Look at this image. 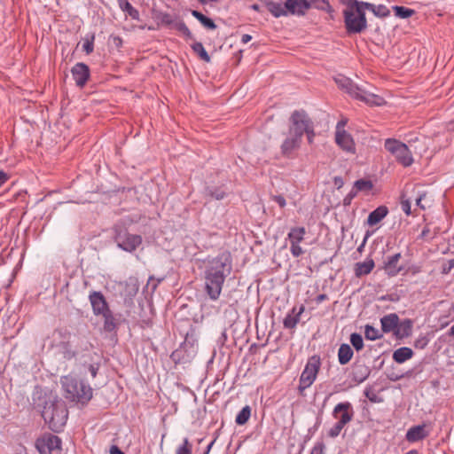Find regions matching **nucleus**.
I'll return each instance as SVG.
<instances>
[{"label":"nucleus","instance_id":"1","mask_svg":"<svg viewBox=\"0 0 454 454\" xmlns=\"http://www.w3.org/2000/svg\"><path fill=\"white\" fill-rule=\"evenodd\" d=\"M204 290L212 301L221 295L226 278L232 270V260L229 252H223L215 257L208 256L202 261Z\"/></svg>","mask_w":454,"mask_h":454},{"label":"nucleus","instance_id":"2","mask_svg":"<svg viewBox=\"0 0 454 454\" xmlns=\"http://www.w3.org/2000/svg\"><path fill=\"white\" fill-rule=\"evenodd\" d=\"M34 403L38 408L42 407V417L51 431H62L68 418V411L64 401L52 394H44L43 396L40 394L37 401L34 397Z\"/></svg>","mask_w":454,"mask_h":454},{"label":"nucleus","instance_id":"3","mask_svg":"<svg viewBox=\"0 0 454 454\" xmlns=\"http://www.w3.org/2000/svg\"><path fill=\"white\" fill-rule=\"evenodd\" d=\"M61 387L66 399L87 404L92 398L93 390L89 384L79 381L73 375L62 376L60 379Z\"/></svg>","mask_w":454,"mask_h":454},{"label":"nucleus","instance_id":"4","mask_svg":"<svg viewBox=\"0 0 454 454\" xmlns=\"http://www.w3.org/2000/svg\"><path fill=\"white\" fill-rule=\"evenodd\" d=\"M336 83L342 89H344L351 97L360 101H363L370 106H382L385 104V100L382 97L378 96L374 93H371L364 89L355 84L349 78L345 76H340L335 78Z\"/></svg>","mask_w":454,"mask_h":454},{"label":"nucleus","instance_id":"5","mask_svg":"<svg viewBox=\"0 0 454 454\" xmlns=\"http://www.w3.org/2000/svg\"><path fill=\"white\" fill-rule=\"evenodd\" d=\"M114 240L121 250L132 253L142 244V237L129 233L126 228L120 224L114 227Z\"/></svg>","mask_w":454,"mask_h":454},{"label":"nucleus","instance_id":"6","mask_svg":"<svg viewBox=\"0 0 454 454\" xmlns=\"http://www.w3.org/2000/svg\"><path fill=\"white\" fill-rule=\"evenodd\" d=\"M384 147L403 167L408 168L413 164L414 159L412 153L406 144L395 138H387L384 143Z\"/></svg>","mask_w":454,"mask_h":454},{"label":"nucleus","instance_id":"7","mask_svg":"<svg viewBox=\"0 0 454 454\" xmlns=\"http://www.w3.org/2000/svg\"><path fill=\"white\" fill-rule=\"evenodd\" d=\"M345 28L348 34H359L367 27L364 8L345 9L343 11Z\"/></svg>","mask_w":454,"mask_h":454},{"label":"nucleus","instance_id":"8","mask_svg":"<svg viewBox=\"0 0 454 454\" xmlns=\"http://www.w3.org/2000/svg\"><path fill=\"white\" fill-rule=\"evenodd\" d=\"M320 365V358L317 356H313L308 360L299 380L298 389L300 393H302L314 383Z\"/></svg>","mask_w":454,"mask_h":454},{"label":"nucleus","instance_id":"9","mask_svg":"<svg viewBox=\"0 0 454 454\" xmlns=\"http://www.w3.org/2000/svg\"><path fill=\"white\" fill-rule=\"evenodd\" d=\"M291 126L289 132L296 135V137H302L304 132L308 130L313 123L305 111H294L290 118Z\"/></svg>","mask_w":454,"mask_h":454},{"label":"nucleus","instance_id":"10","mask_svg":"<svg viewBox=\"0 0 454 454\" xmlns=\"http://www.w3.org/2000/svg\"><path fill=\"white\" fill-rule=\"evenodd\" d=\"M61 439L53 434H47L36 440L35 447L40 454H61Z\"/></svg>","mask_w":454,"mask_h":454},{"label":"nucleus","instance_id":"11","mask_svg":"<svg viewBox=\"0 0 454 454\" xmlns=\"http://www.w3.org/2000/svg\"><path fill=\"white\" fill-rule=\"evenodd\" d=\"M307 231L303 226L292 227L286 239L290 242V252L294 257H299L304 254L300 244L304 240Z\"/></svg>","mask_w":454,"mask_h":454},{"label":"nucleus","instance_id":"12","mask_svg":"<svg viewBox=\"0 0 454 454\" xmlns=\"http://www.w3.org/2000/svg\"><path fill=\"white\" fill-rule=\"evenodd\" d=\"M354 415L355 411L353 406L351 403L348 401L337 403L332 412V416L333 419H337V423L343 426L352 421Z\"/></svg>","mask_w":454,"mask_h":454},{"label":"nucleus","instance_id":"13","mask_svg":"<svg viewBox=\"0 0 454 454\" xmlns=\"http://www.w3.org/2000/svg\"><path fill=\"white\" fill-rule=\"evenodd\" d=\"M89 301L95 316H99L110 309L105 296L99 291L90 292L89 295Z\"/></svg>","mask_w":454,"mask_h":454},{"label":"nucleus","instance_id":"14","mask_svg":"<svg viewBox=\"0 0 454 454\" xmlns=\"http://www.w3.org/2000/svg\"><path fill=\"white\" fill-rule=\"evenodd\" d=\"M340 122H338L336 127L335 142L342 150L354 153L356 145L353 137L346 130L340 129Z\"/></svg>","mask_w":454,"mask_h":454},{"label":"nucleus","instance_id":"15","mask_svg":"<svg viewBox=\"0 0 454 454\" xmlns=\"http://www.w3.org/2000/svg\"><path fill=\"white\" fill-rule=\"evenodd\" d=\"M71 74L76 86L79 88H83L90 76V71L88 65L82 62L76 63L72 67Z\"/></svg>","mask_w":454,"mask_h":454},{"label":"nucleus","instance_id":"16","mask_svg":"<svg viewBox=\"0 0 454 454\" xmlns=\"http://www.w3.org/2000/svg\"><path fill=\"white\" fill-rule=\"evenodd\" d=\"M371 369L364 364H354L349 378L356 384L363 383L370 376Z\"/></svg>","mask_w":454,"mask_h":454},{"label":"nucleus","instance_id":"17","mask_svg":"<svg viewBox=\"0 0 454 454\" xmlns=\"http://www.w3.org/2000/svg\"><path fill=\"white\" fill-rule=\"evenodd\" d=\"M286 9L288 14L302 16L311 7L307 0H286Z\"/></svg>","mask_w":454,"mask_h":454},{"label":"nucleus","instance_id":"18","mask_svg":"<svg viewBox=\"0 0 454 454\" xmlns=\"http://www.w3.org/2000/svg\"><path fill=\"white\" fill-rule=\"evenodd\" d=\"M429 435V431L426 429V425H417L408 429L405 438L409 442H417L424 440Z\"/></svg>","mask_w":454,"mask_h":454},{"label":"nucleus","instance_id":"19","mask_svg":"<svg viewBox=\"0 0 454 454\" xmlns=\"http://www.w3.org/2000/svg\"><path fill=\"white\" fill-rule=\"evenodd\" d=\"M301 137H296V135L291 134L288 131L286 138L281 145V153L285 156H289L295 149L300 146Z\"/></svg>","mask_w":454,"mask_h":454},{"label":"nucleus","instance_id":"20","mask_svg":"<svg viewBox=\"0 0 454 454\" xmlns=\"http://www.w3.org/2000/svg\"><path fill=\"white\" fill-rule=\"evenodd\" d=\"M401 258V254L396 253L391 256H388L384 262V270L386 273L390 277L396 276L401 270H403V267L398 265V262Z\"/></svg>","mask_w":454,"mask_h":454},{"label":"nucleus","instance_id":"21","mask_svg":"<svg viewBox=\"0 0 454 454\" xmlns=\"http://www.w3.org/2000/svg\"><path fill=\"white\" fill-rule=\"evenodd\" d=\"M304 306L301 305L299 308V310H296V308H293L291 311L286 316L283 320L284 327L286 329H294L300 321L301 315L304 312Z\"/></svg>","mask_w":454,"mask_h":454},{"label":"nucleus","instance_id":"22","mask_svg":"<svg viewBox=\"0 0 454 454\" xmlns=\"http://www.w3.org/2000/svg\"><path fill=\"white\" fill-rule=\"evenodd\" d=\"M398 323L399 317L395 313H390L380 318L381 330L383 333H395Z\"/></svg>","mask_w":454,"mask_h":454},{"label":"nucleus","instance_id":"23","mask_svg":"<svg viewBox=\"0 0 454 454\" xmlns=\"http://www.w3.org/2000/svg\"><path fill=\"white\" fill-rule=\"evenodd\" d=\"M388 214V209L386 206H380L372 211L367 218V224L374 226L383 220Z\"/></svg>","mask_w":454,"mask_h":454},{"label":"nucleus","instance_id":"24","mask_svg":"<svg viewBox=\"0 0 454 454\" xmlns=\"http://www.w3.org/2000/svg\"><path fill=\"white\" fill-rule=\"evenodd\" d=\"M265 6L268 11L275 17L279 18L282 16H287L286 3L282 4L281 3H276L273 1H265Z\"/></svg>","mask_w":454,"mask_h":454},{"label":"nucleus","instance_id":"25","mask_svg":"<svg viewBox=\"0 0 454 454\" xmlns=\"http://www.w3.org/2000/svg\"><path fill=\"white\" fill-rule=\"evenodd\" d=\"M359 4L361 6H363L364 10L367 9V10L371 11L375 16L380 17V18H384L390 14L389 10L384 4L375 5L373 4L367 3V2L360 3Z\"/></svg>","mask_w":454,"mask_h":454},{"label":"nucleus","instance_id":"26","mask_svg":"<svg viewBox=\"0 0 454 454\" xmlns=\"http://www.w3.org/2000/svg\"><path fill=\"white\" fill-rule=\"evenodd\" d=\"M196 342L197 339L195 336L194 330H192L191 333H186L184 341L181 345L180 348L174 351L171 355V357L173 359H175L176 357H179V353L187 347H189L192 349V351L194 352V345Z\"/></svg>","mask_w":454,"mask_h":454},{"label":"nucleus","instance_id":"27","mask_svg":"<svg viewBox=\"0 0 454 454\" xmlns=\"http://www.w3.org/2000/svg\"><path fill=\"white\" fill-rule=\"evenodd\" d=\"M354 355L353 349L348 344L343 343L340 346L338 350V361L340 364H347Z\"/></svg>","mask_w":454,"mask_h":454},{"label":"nucleus","instance_id":"28","mask_svg":"<svg viewBox=\"0 0 454 454\" xmlns=\"http://www.w3.org/2000/svg\"><path fill=\"white\" fill-rule=\"evenodd\" d=\"M413 356V351L411 348L402 347L393 353V359L397 364H403Z\"/></svg>","mask_w":454,"mask_h":454},{"label":"nucleus","instance_id":"29","mask_svg":"<svg viewBox=\"0 0 454 454\" xmlns=\"http://www.w3.org/2000/svg\"><path fill=\"white\" fill-rule=\"evenodd\" d=\"M374 268L372 259H367L364 262H357L355 266V274L356 277L368 275Z\"/></svg>","mask_w":454,"mask_h":454},{"label":"nucleus","instance_id":"30","mask_svg":"<svg viewBox=\"0 0 454 454\" xmlns=\"http://www.w3.org/2000/svg\"><path fill=\"white\" fill-rule=\"evenodd\" d=\"M120 9L126 12L132 20H139V12L134 8L129 0H117Z\"/></svg>","mask_w":454,"mask_h":454},{"label":"nucleus","instance_id":"31","mask_svg":"<svg viewBox=\"0 0 454 454\" xmlns=\"http://www.w3.org/2000/svg\"><path fill=\"white\" fill-rule=\"evenodd\" d=\"M100 316H102L104 318V330L107 333H112L115 331V329L117 328V323L111 309H109L107 312L101 314Z\"/></svg>","mask_w":454,"mask_h":454},{"label":"nucleus","instance_id":"32","mask_svg":"<svg viewBox=\"0 0 454 454\" xmlns=\"http://www.w3.org/2000/svg\"><path fill=\"white\" fill-rule=\"evenodd\" d=\"M192 15L196 18L207 29H215L216 28V25L215 23L214 22L213 20H211L210 18L205 16L204 14H202L199 11H196V10H192L191 12Z\"/></svg>","mask_w":454,"mask_h":454},{"label":"nucleus","instance_id":"33","mask_svg":"<svg viewBox=\"0 0 454 454\" xmlns=\"http://www.w3.org/2000/svg\"><path fill=\"white\" fill-rule=\"evenodd\" d=\"M251 416V408L249 405L244 406L241 411L237 414L235 422L236 424L242 426L245 425Z\"/></svg>","mask_w":454,"mask_h":454},{"label":"nucleus","instance_id":"34","mask_svg":"<svg viewBox=\"0 0 454 454\" xmlns=\"http://www.w3.org/2000/svg\"><path fill=\"white\" fill-rule=\"evenodd\" d=\"M411 331V321L409 319L398 323L395 334L399 336H408Z\"/></svg>","mask_w":454,"mask_h":454},{"label":"nucleus","instance_id":"35","mask_svg":"<svg viewBox=\"0 0 454 454\" xmlns=\"http://www.w3.org/2000/svg\"><path fill=\"white\" fill-rule=\"evenodd\" d=\"M192 51L205 62H210L211 59L201 43H194L192 45Z\"/></svg>","mask_w":454,"mask_h":454},{"label":"nucleus","instance_id":"36","mask_svg":"<svg viewBox=\"0 0 454 454\" xmlns=\"http://www.w3.org/2000/svg\"><path fill=\"white\" fill-rule=\"evenodd\" d=\"M355 191L358 192H369L373 188V184L370 180L359 179L354 183Z\"/></svg>","mask_w":454,"mask_h":454},{"label":"nucleus","instance_id":"37","mask_svg":"<svg viewBox=\"0 0 454 454\" xmlns=\"http://www.w3.org/2000/svg\"><path fill=\"white\" fill-rule=\"evenodd\" d=\"M393 9H394L395 16L398 18H401V19L410 18L415 13L414 10H412L411 8H407L405 6L395 5L393 7Z\"/></svg>","mask_w":454,"mask_h":454},{"label":"nucleus","instance_id":"38","mask_svg":"<svg viewBox=\"0 0 454 454\" xmlns=\"http://www.w3.org/2000/svg\"><path fill=\"white\" fill-rule=\"evenodd\" d=\"M94 34H87L85 37L82 39V49L86 52V54H90L94 51Z\"/></svg>","mask_w":454,"mask_h":454},{"label":"nucleus","instance_id":"39","mask_svg":"<svg viewBox=\"0 0 454 454\" xmlns=\"http://www.w3.org/2000/svg\"><path fill=\"white\" fill-rule=\"evenodd\" d=\"M364 336L367 340H375L381 338L382 334L375 327L367 325L364 328Z\"/></svg>","mask_w":454,"mask_h":454},{"label":"nucleus","instance_id":"40","mask_svg":"<svg viewBox=\"0 0 454 454\" xmlns=\"http://www.w3.org/2000/svg\"><path fill=\"white\" fill-rule=\"evenodd\" d=\"M350 342L356 351L364 348V340L361 334L354 333L350 335Z\"/></svg>","mask_w":454,"mask_h":454},{"label":"nucleus","instance_id":"41","mask_svg":"<svg viewBox=\"0 0 454 454\" xmlns=\"http://www.w3.org/2000/svg\"><path fill=\"white\" fill-rule=\"evenodd\" d=\"M192 445L188 438L183 440V443L179 445L176 450V454H192Z\"/></svg>","mask_w":454,"mask_h":454},{"label":"nucleus","instance_id":"42","mask_svg":"<svg viewBox=\"0 0 454 454\" xmlns=\"http://www.w3.org/2000/svg\"><path fill=\"white\" fill-rule=\"evenodd\" d=\"M207 194L216 200H221L226 196V192L223 189L217 187L207 189Z\"/></svg>","mask_w":454,"mask_h":454},{"label":"nucleus","instance_id":"43","mask_svg":"<svg viewBox=\"0 0 454 454\" xmlns=\"http://www.w3.org/2000/svg\"><path fill=\"white\" fill-rule=\"evenodd\" d=\"M158 20L160 21L161 24L170 26L174 23V18L171 14L167 12H160L158 15Z\"/></svg>","mask_w":454,"mask_h":454},{"label":"nucleus","instance_id":"44","mask_svg":"<svg viewBox=\"0 0 454 454\" xmlns=\"http://www.w3.org/2000/svg\"><path fill=\"white\" fill-rule=\"evenodd\" d=\"M325 444L321 441H317L310 450V454H325Z\"/></svg>","mask_w":454,"mask_h":454},{"label":"nucleus","instance_id":"45","mask_svg":"<svg viewBox=\"0 0 454 454\" xmlns=\"http://www.w3.org/2000/svg\"><path fill=\"white\" fill-rule=\"evenodd\" d=\"M345 427V426L341 425V424H339V423H335L328 431V435L332 438H335L337 437L341 430Z\"/></svg>","mask_w":454,"mask_h":454},{"label":"nucleus","instance_id":"46","mask_svg":"<svg viewBox=\"0 0 454 454\" xmlns=\"http://www.w3.org/2000/svg\"><path fill=\"white\" fill-rule=\"evenodd\" d=\"M176 27L179 32H181L185 36L192 37V32L190 31V29L184 21H178L176 24Z\"/></svg>","mask_w":454,"mask_h":454},{"label":"nucleus","instance_id":"47","mask_svg":"<svg viewBox=\"0 0 454 454\" xmlns=\"http://www.w3.org/2000/svg\"><path fill=\"white\" fill-rule=\"evenodd\" d=\"M341 4H345L347 6L346 9H356V8H362L359 4L364 3L363 1H357V0H340Z\"/></svg>","mask_w":454,"mask_h":454},{"label":"nucleus","instance_id":"48","mask_svg":"<svg viewBox=\"0 0 454 454\" xmlns=\"http://www.w3.org/2000/svg\"><path fill=\"white\" fill-rule=\"evenodd\" d=\"M356 195H357V192L355 191L354 188H352L351 191L344 197L343 205L345 207L349 206Z\"/></svg>","mask_w":454,"mask_h":454},{"label":"nucleus","instance_id":"49","mask_svg":"<svg viewBox=\"0 0 454 454\" xmlns=\"http://www.w3.org/2000/svg\"><path fill=\"white\" fill-rule=\"evenodd\" d=\"M272 200L278 204V206L280 207H285L286 205V199L284 198V196L282 195H273L272 197Z\"/></svg>","mask_w":454,"mask_h":454},{"label":"nucleus","instance_id":"50","mask_svg":"<svg viewBox=\"0 0 454 454\" xmlns=\"http://www.w3.org/2000/svg\"><path fill=\"white\" fill-rule=\"evenodd\" d=\"M401 207L407 215H410L411 214V202L408 200H402Z\"/></svg>","mask_w":454,"mask_h":454},{"label":"nucleus","instance_id":"51","mask_svg":"<svg viewBox=\"0 0 454 454\" xmlns=\"http://www.w3.org/2000/svg\"><path fill=\"white\" fill-rule=\"evenodd\" d=\"M428 343V340L427 337L423 336L418 339L415 341V347L419 348H424Z\"/></svg>","mask_w":454,"mask_h":454},{"label":"nucleus","instance_id":"52","mask_svg":"<svg viewBox=\"0 0 454 454\" xmlns=\"http://www.w3.org/2000/svg\"><path fill=\"white\" fill-rule=\"evenodd\" d=\"M305 133L307 135L309 144H312L314 137H315L313 123L310 125V127L308 129V130Z\"/></svg>","mask_w":454,"mask_h":454},{"label":"nucleus","instance_id":"53","mask_svg":"<svg viewBox=\"0 0 454 454\" xmlns=\"http://www.w3.org/2000/svg\"><path fill=\"white\" fill-rule=\"evenodd\" d=\"M89 372L92 378H95L98 374L99 364H91L89 365Z\"/></svg>","mask_w":454,"mask_h":454},{"label":"nucleus","instance_id":"54","mask_svg":"<svg viewBox=\"0 0 454 454\" xmlns=\"http://www.w3.org/2000/svg\"><path fill=\"white\" fill-rule=\"evenodd\" d=\"M333 184L337 189H340L344 185V181L341 176L333 177Z\"/></svg>","mask_w":454,"mask_h":454},{"label":"nucleus","instance_id":"55","mask_svg":"<svg viewBox=\"0 0 454 454\" xmlns=\"http://www.w3.org/2000/svg\"><path fill=\"white\" fill-rule=\"evenodd\" d=\"M8 180L9 175L4 171L0 170V187H2Z\"/></svg>","mask_w":454,"mask_h":454},{"label":"nucleus","instance_id":"56","mask_svg":"<svg viewBox=\"0 0 454 454\" xmlns=\"http://www.w3.org/2000/svg\"><path fill=\"white\" fill-rule=\"evenodd\" d=\"M426 196L425 193L423 194H419L417 198H416V206L417 207H419L421 209H425V207L421 204V201L423 200V198Z\"/></svg>","mask_w":454,"mask_h":454},{"label":"nucleus","instance_id":"57","mask_svg":"<svg viewBox=\"0 0 454 454\" xmlns=\"http://www.w3.org/2000/svg\"><path fill=\"white\" fill-rule=\"evenodd\" d=\"M327 299H328V296L325 294H321L317 296L316 302L317 303H321V302H323L324 301H325Z\"/></svg>","mask_w":454,"mask_h":454},{"label":"nucleus","instance_id":"58","mask_svg":"<svg viewBox=\"0 0 454 454\" xmlns=\"http://www.w3.org/2000/svg\"><path fill=\"white\" fill-rule=\"evenodd\" d=\"M252 39V36L248 34H244L242 35L241 36V43H247L248 42H250Z\"/></svg>","mask_w":454,"mask_h":454},{"label":"nucleus","instance_id":"59","mask_svg":"<svg viewBox=\"0 0 454 454\" xmlns=\"http://www.w3.org/2000/svg\"><path fill=\"white\" fill-rule=\"evenodd\" d=\"M110 454H124L117 446H112L110 449Z\"/></svg>","mask_w":454,"mask_h":454},{"label":"nucleus","instance_id":"60","mask_svg":"<svg viewBox=\"0 0 454 454\" xmlns=\"http://www.w3.org/2000/svg\"><path fill=\"white\" fill-rule=\"evenodd\" d=\"M428 233H429V229L428 228H425L423 229V231H421V238L423 239H427L428 238Z\"/></svg>","mask_w":454,"mask_h":454},{"label":"nucleus","instance_id":"61","mask_svg":"<svg viewBox=\"0 0 454 454\" xmlns=\"http://www.w3.org/2000/svg\"><path fill=\"white\" fill-rule=\"evenodd\" d=\"M215 442V440H213V441H212V442H211L207 446V449H206V450H205L204 454H208V453L210 452L211 448H212V446L214 445Z\"/></svg>","mask_w":454,"mask_h":454},{"label":"nucleus","instance_id":"62","mask_svg":"<svg viewBox=\"0 0 454 454\" xmlns=\"http://www.w3.org/2000/svg\"><path fill=\"white\" fill-rule=\"evenodd\" d=\"M322 3L324 5L321 6V9H331V5L328 1L323 0Z\"/></svg>","mask_w":454,"mask_h":454},{"label":"nucleus","instance_id":"63","mask_svg":"<svg viewBox=\"0 0 454 454\" xmlns=\"http://www.w3.org/2000/svg\"><path fill=\"white\" fill-rule=\"evenodd\" d=\"M250 8L255 12H260L261 11V7L259 4H254L250 6Z\"/></svg>","mask_w":454,"mask_h":454},{"label":"nucleus","instance_id":"64","mask_svg":"<svg viewBox=\"0 0 454 454\" xmlns=\"http://www.w3.org/2000/svg\"><path fill=\"white\" fill-rule=\"evenodd\" d=\"M447 334L449 336H453L454 337V325L450 328V330L447 332Z\"/></svg>","mask_w":454,"mask_h":454}]
</instances>
